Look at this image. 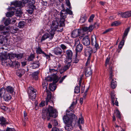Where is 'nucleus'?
I'll return each mask as SVG.
<instances>
[{
	"label": "nucleus",
	"instance_id": "14",
	"mask_svg": "<svg viewBox=\"0 0 131 131\" xmlns=\"http://www.w3.org/2000/svg\"><path fill=\"white\" fill-rule=\"evenodd\" d=\"M8 60V66L12 67H16L18 68L20 66L19 63L17 61H13L10 60V59H7Z\"/></svg>",
	"mask_w": 131,
	"mask_h": 131
},
{
	"label": "nucleus",
	"instance_id": "49",
	"mask_svg": "<svg viewBox=\"0 0 131 131\" xmlns=\"http://www.w3.org/2000/svg\"><path fill=\"white\" fill-rule=\"evenodd\" d=\"M94 17V15H92L90 17L88 21L89 22H91L93 21V19Z\"/></svg>",
	"mask_w": 131,
	"mask_h": 131
},
{
	"label": "nucleus",
	"instance_id": "55",
	"mask_svg": "<svg viewBox=\"0 0 131 131\" xmlns=\"http://www.w3.org/2000/svg\"><path fill=\"white\" fill-rule=\"evenodd\" d=\"M60 47L63 50L66 49L67 48V46L63 44H61Z\"/></svg>",
	"mask_w": 131,
	"mask_h": 131
},
{
	"label": "nucleus",
	"instance_id": "40",
	"mask_svg": "<svg viewBox=\"0 0 131 131\" xmlns=\"http://www.w3.org/2000/svg\"><path fill=\"white\" fill-rule=\"evenodd\" d=\"M80 89L79 86H76L74 89V92L75 93H78L80 92Z\"/></svg>",
	"mask_w": 131,
	"mask_h": 131
},
{
	"label": "nucleus",
	"instance_id": "23",
	"mask_svg": "<svg viewBox=\"0 0 131 131\" xmlns=\"http://www.w3.org/2000/svg\"><path fill=\"white\" fill-rule=\"evenodd\" d=\"M95 26L94 25H91L89 27H85L83 28V30L84 31L91 32Z\"/></svg>",
	"mask_w": 131,
	"mask_h": 131
},
{
	"label": "nucleus",
	"instance_id": "48",
	"mask_svg": "<svg viewBox=\"0 0 131 131\" xmlns=\"http://www.w3.org/2000/svg\"><path fill=\"white\" fill-rule=\"evenodd\" d=\"M53 125L55 126H56L58 125L57 121L55 119L53 120L52 121Z\"/></svg>",
	"mask_w": 131,
	"mask_h": 131
},
{
	"label": "nucleus",
	"instance_id": "39",
	"mask_svg": "<svg viewBox=\"0 0 131 131\" xmlns=\"http://www.w3.org/2000/svg\"><path fill=\"white\" fill-rule=\"evenodd\" d=\"M70 67V64H68L64 66L62 68V70L63 71H66L69 69Z\"/></svg>",
	"mask_w": 131,
	"mask_h": 131
},
{
	"label": "nucleus",
	"instance_id": "28",
	"mask_svg": "<svg viewBox=\"0 0 131 131\" xmlns=\"http://www.w3.org/2000/svg\"><path fill=\"white\" fill-rule=\"evenodd\" d=\"M117 86V83L116 81L113 79L112 80L111 82V86L113 89L115 88Z\"/></svg>",
	"mask_w": 131,
	"mask_h": 131
},
{
	"label": "nucleus",
	"instance_id": "63",
	"mask_svg": "<svg viewBox=\"0 0 131 131\" xmlns=\"http://www.w3.org/2000/svg\"><path fill=\"white\" fill-rule=\"evenodd\" d=\"M111 29H106L103 33V34H105L106 33H107V32L110 31V30H111Z\"/></svg>",
	"mask_w": 131,
	"mask_h": 131
},
{
	"label": "nucleus",
	"instance_id": "7",
	"mask_svg": "<svg viewBox=\"0 0 131 131\" xmlns=\"http://www.w3.org/2000/svg\"><path fill=\"white\" fill-rule=\"evenodd\" d=\"M59 23H60V19L59 18H56L55 20L52 21L51 25L50 28L51 29V30L50 31H53L54 33H55V31L58 27Z\"/></svg>",
	"mask_w": 131,
	"mask_h": 131
},
{
	"label": "nucleus",
	"instance_id": "45",
	"mask_svg": "<svg viewBox=\"0 0 131 131\" xmlns=\"http://www.w3.org/2000/svg\"><path fill=\"white\" fill-rule=\"evenodd\" d=\"M34 93H31V96L30 95H29V99H31V100H32L33 101H34L36 97V96L34 98H33V96H34Z\"/></svg>",
	"mask_w": 131,
	"mask_h": 131
},
{
	"label": "nucleus",
	"instance_id": "2",
	"mask_svg": "<svg viewBox=\"0 0 131 131\" xmlns=\"http://www.w3.org/2000/svg\"><path fill=\"white\" fill-rule=\"evenodd\" d=\"M91 43L92 46H94V49H92L90 46L87 47L85 49V52L86 53L88 52L89 54H91L93 52H95L97 50L100 48L97 42L95 36L92 35L91 38Z\"/></svg>",
	"mask_w": 131,
	"mask_h": 131
},
{
	"label": "nucleus",
	"instance_id": "57",
	"mask_svg": "<svg viewBox=\"0 0 131 131\" xmlns=\"http://www.w3.org/2000/svg\"><path fill=\"white\" fill-rule=\"evenodd\" d=\"M79 124H83L84 123V122L83 121V119L82 118H79Z\"/></svg>",
	"mask_w": 131,
	"mask_h": 131
},
{
	"label": "nucleus",
	"instance_id": "41",
	"mask_svg": "<svg viewBox=\"0 0 131 131\" xmlns=\"http://www.w3.org/2000/svg\"><path fill=\"white\" fill-rule=\"evenodd\" d=\"M23 55L22 53L16 54L15 57L18 59H20L22 58Z\"/></svg>",
	"mask_w": 131,
	"mask_h": 131
},
{
	"label": "nucleus",
	"instance_id": "15",
	"mask_svg": "<svg viewBox=\"0 0 131 131\" xmlns=\"http://www.w3.org/2000/svg\"><path fill=\"white\" fill-rule=\"evenodd\" d=\"M4 55L5 56H6V57H5V58H4V60H7V61H6V62L7 64V66H8V60H7V59H9L12 60H13L15 57L16 53H8L7 54Z\"/></svg>",
	"mask_w": 131,
	"mask_h": 131
},
{
	"label": "nucleus",
	"instance_id": "46",
	"mask_svg": "<svg viewBox=\"0 0 131 131\" xmlns=\"http://www.w3.org/2000/svg\"><path fill=\"white\" fill-rule=\"evenodd\" d=\"M49 70V71L51 73L54 72V73H53L54 74H56L57 72V69H50Z\"/></svg>",
	"mask_w": 131,
	"mask_h": 131
},
{
	"label": "nucleus",
	"instance_id": "64",
	"mask_svg": "<svg viewBox=\"0 0 131 131\" xmlns=\"http://www.w3.org/2000/svg\"><path fill=\"white\" fill-rule=\"evenodd\" d=\"M90 61H87L85 64V65L86 67H88L89 66H90Z\"/></svg>",
	"mask_w": 131,
	"mask_h": 131
},
{
	"label": "nucleus",
	"instance_id": "11",
	"mask_svg": "<svg viewBox=\"0 0 131 131\" xmlns=\"http://www.w3.org/2000/svg\"><path fill=\"white\" fill-rule=\"evenodd\" d=\"M66 59L65 62L66 63H70L72 61L71 59L73 55V52L71 50H66Z\"/></svg>",
	"mask_w": 131,
	"mask_h": 131
},
{
	"label": "nucleus",
	"instance_id": "5",
	"mask_svg": "<svg viewBox=\"0 0 131 131\" xmlns=\"http://www.w3.org/2000/svg\"><path fill=\"white\" fill-rule=\"evenodd\" d=\"M46 80L48 81H53V82L49 84V88L50 90L52 91H54L56 88V84L58 81V77L57 76L55 75L53 78L50 77L47 78Z\"/></svg>",
	"mask_w": 131,
	"mask_h": 131
},
{
	"label": "nucleus",
	"instance_id": "53",
	"mask_svg": "<svg viewBox=\"0 0 131 131\" xmlns=\"http://www.w3.org/2000/svg\"><path fill=\"white\" fill-rule=\"evenodd\" d=\"M66 3L68 8L71 9L70 3L69 0H66Z\"/></svg>",
	"mask_w": 131,
	"mask_h": 131
},
{
	"label": "nucleus",
	"instance_id": "42",
	"mask_svg": "<svg viewBox=\"0 0 131 131\" xmlns=\"http://www.w3.org/2000/svg\"><path fill=\"white\" fill-rule=\"evenodd\" d=\"M11 20L9 18H7L6 19L4 22V24L6 26H8L10 23Z\"/></svg>",
	"mask_w": 131,
	"mask_h": 131
},
{
	"label": "nucleus",
	"instance_id": "36",
	"mask_svg": "<svg viewBox=\"0 0 131 131\" xmlns=\"http://www.w3.org/2000/svg\"><path fill=\"white\" fill-rule=\"evenodd\" d=\"M129 28H128L125 30L124 33L123 35L122 38V39H124V38L127 36V35L128 32L129 31Z\"/></svg>",
	"mask_w": 131,
	"mask_h": 131
},
{
	"label": "nucleus",
	"instance_id": "27",
	"mask_svg": "<svg viewBox=\"0 0 131 131\" xmlns=\"http://www.w3.org/2000/svg\"><path fill=\"white\" fill-rule=\"evenodd\" d=\"M0 124L2 126H4L7 124L5 118L2 116L0 117Z\"/></svg>",
	"mask_w": 131,
	"mask_h": 131
},
{
	"label": "nucleus",
	"instance_id": "20",
	"mask_svg": "<svg viewBox=\"0 0 131 131\" xmlns=\"http://www.w3.org/2000/svg\"><path fill=\"white\" fill-rule=\"evenodd\" d=\"M50 101L52 103H53L51 94L50 92H49L48 93L47 97L46 98V105H48V102Z\"/></svg>",
	"mask_w": 131,
	"mask_h": 131
},
{
	"label": "nucleus",
	"instance_id": "16",
	"mask_svg": "<svg viewBox=\"0 0 131 131\" xmlns=\"http://www.w3.org/2000/svg\"><path fill=\"white\" fill-rule=\"evenodd\" d=\"M53 52L56 56L59 57H61V54L62 53V51L61 48L57 47L55 48L53 51Z\"/></svg>",
	"mask_w": 131,
	"mask_h": 131
},
{
	"label": "nucleus",
	"instance_id": "6",
	"mask_svg": "<svg viewBox=\"0 0 131 131\" xmlns=\"http://www.w3.org/2000/svg\"><path fill=\"white\" fill-rule=\"evenodd\" d=\"M0 97H3L4 100L6 102L10 101L12 98L11 96L6 92L5 89L3 88L0 89Z\"/></svg>",
	"mask_w": 131,
	"mask_h": 131
},
{
	"label": "nucleus",
	"instance_id": "33",
	"mask_svg": "<svg viewBox=\"0 0 131 131\" xmlns=\"http://www.w3.org/2000/svg\"><path fill=\"white\" fill-rule=\"evenodd\" d=\"M24 73L25 71L21 69L19 72L17 73V74L18 76L20 77L24 74Z\"/></svg>",
	"mask_w": 131,
	"mask_h": 131
},
{
	"label": "nucleus",
	"instance_id": "8",
	"mask_svg": "<svg viewBox=\"0 0 131 131\" xmlns=\"http://www.w3.org/2000/svg\"><path fill=\"white\" fill-rule=\"evenodd\" d=\"M67 15V13L64 9H62L60 12V26H64V21L65 19L66 18Z\"/></svg>",
	"mask_w": 131,
	"mask_h": 131
},
{
	"label": "nucleus",
	"instance_id": "1",
	"mask_svg": "<svg viewBox=\"0 0 131 131\" xmlns=\"http://www.w3.org/2000/svg\"><path fill=\"white\" fill-rule=\"evenodd\" d=\"M77 119V117L73 113V111L70 109L67 111L66 115L64 116L63 118L64 123L68 125H71L73 121H75Z\"/></svg>",
	"mask_w": 131,
	"mask_h": 131
},
{
	"label": "nucleus",
	"instance_id": "30",
	"mask_svg": "<svg viewBox=\"0 0 131 131\" xmlns=\"http://www.w3.org/2000/svg\"><path fill=\"white\" fill-rule=\"evenodd\" d=\"M39 73L38 71L35 72L32 74V76L36 80H37L38 79V75Z\"/></svg>",
	"mask_w": 131,
	"mask_h": 131
},
{
	"label": "nucleus",
	"instance_id": "56",
	"mask_svg": "<svg viewBox=\"0 0 131 131\" xmlns=\"http://www.w3.org/2000/svg\"><path fill=\"white\" fill-rule=\"evenodd\" d=\"M67 76L66 75H64L63 76L60 80L59 81V83H62L64 80L67 77Z\"/></svg>",
	"mask_w": 131,
	"mask_h": 131
},
{
	"label": "nucleus",
	"instance_id": "3",
	"mask_svg": "<svg viewBox=\"0 0 131 131\" xmlns=\"http://www.w3.org/2000/svg\"><path fill=\"white\" fill-rule=\"evenodd\" d=\"M8 31L9 29L3 25H0V45L3 43L6 37L4 35L8 34Z\"/></svg>",
	"mask_w": 131,
	"mask_h": 131
},
{
	"label": "nucleus",
	"instance_id": "22",
	"mask_svg": "<svg viewBox=\"0 0 131 131\" xmlns=\"http://www.w3.org/2000/svg\"><path fill=\"white\" fill-rule=\"evenodd\" d=\"M5 57H6V56L4 55V54H2L0 56V61H1L2 62V65L6 66L7 64L6 63V60H4V58H5Z\"/></svg>",
	"mask_w": 131,
	"mask_h": 131
},
{
	"label": "nucleus",
	"instance_id": "43",
	"mask_svg": "<svg viewBox=\"0 0 131 131\" xmlns=\"http://www.w3.org/2000/svg\"><path fill=\"white\" fill-rule=\"evenodd\" d=\"M75 57H74L73 59V62L75 63H77L79 61V60L77 57V55H75Z\"/></svg>",
	"mask_w": 131,
	"mask_h": 131
},
{
	"label": "nucleus",
	"instance_id": "54",
	"mask_svg": "<svg viewBox=\"0 0 131 131\" xmlns=\"http://www.w3.org/2000/svg\"><path fill=\"white\" fill-rule=\"evenodd\" d=\"M71 125H68L66 124V126L65 127V129L68 131H70V130L71 129V128L69 126H71Z\"/></svg>",
	"mask_w": 131,
	"mask_h": 131
},
{
	"label": "nucleus",
	"instance_id": "59",
	"mask_svg": "<svg viewBox=\"0 0 131 131\" xmlns=\"http://www.w3.org/2000/svg\"><path fill=\"white\" fill-rule=\"evenodd\" d=\"M52 131H59V129L58 128L54 127L52 129Z\"/></svg>",
	"mask_w": 131,
	"mask_h": 131
},
{
	"label": "nucleus",
	"instance_id": "29",
	"mask_svg": "<svg viewBox=\"0 0 131 131\" xmlns=\"http://www.w3.org/2000/svg\"><path fill=\"white\" fill-rule=\"evenodd\" d=\"M7 91L10 93H12L14 92V89L13 88L10 86H7L6 88Z\"/></svg>",
	"mask_w": 131,
	"mask_h": 131
},
{
	"label": "nucleus",
	"instance_id": "60",
	"mask_svg": "<svg viewBox=\"0 0 131 131\" xmlns=\"http://www.w3.org/2000/svg\"><path fill=\"white\" fill-rule=\"evenodd\" d=\"M6 131H15V129L14 128H8Z\"/></svg>",
	"mask_w": 131,
	"mask_h": 131
},
{
	"label": "nucleus",
	"instance_id": "18",
	"mask_svg": "<svg viewBox=\"0 0 131 131\" xmlns=\"http://www.w3.org/2000/svg\"><path fill=\"white\" fill-rule=\"evenodd\" d=\"M85 75L87 77H89L91 76L92 74V70L90 66L86 67L85 70Z\"/></svg>",
	"mask_w": 131,
	"mask_h": 131
},
{
	"label": "nucleus",
	"instance_id": "34",
	"mask_svg": "<svg viewBox=\"0 0 131 131\" xmlns=\"http://www.w3.org/2000/svg\"><path fill=\"white\" fill-rule=\"evenodd\" d=\"M126 12L124 13H122L121 12H119L118 13V15H120L122 18H127L126 15Z\"/></svg>",
	"mask_w": 131,
	"mask_h": 131
},
{
	"label": "nucleus",
	"instance_id": "61",
	"mask_svg": "<svg viewBox=\"0 0 131 131\" xmlns=\"http://www.w3.org/2000/svg\"><path fill=\"white\" fill-rule=\"evenodd\" d=\"M45 102L44 101H42L41 103H40L39 104V106L40 107H43L45 105Z\"/></svg>",
	"mask_w": 131,
	"mask_h": 131
},
{
	"label": "nucleus",
	"instance_id": "35",
	"mask_svg": "<svg viewBox=\"0 0 131 131\" xmlns=\"http://www.w3.org/2000/svg\"><path fill=\"white\" fill-rule=\"evenodd\" d=\"M14 14V12L10 11L8 12L6 15L7 17H11Z\"/></svg>",
	"mask_w": 131,
	"mask_h": 131
},
{
	"label": "nucleus",
	"instance_id": "37",
	"mask_svg": "<svg viewBox=\"0 0 131 131\" xmlns=\"http://www.w3.org/2000/svg\"><path fill=\"white\" fill-rule=\"evenodd\" d=\"M114 113H116L117 117L119 119H120L121 115L119 110H116Z\"/></svg>",
	"mask_w": 131,
	"mask_h": 131
},
{
	"label": "nucleus",
	"instance_id": "9",
	"mask_svg": "<svg viewBox=\"0 0 131 131\" xmlns=\"http://www.w3.org/2000/svg\"><path fill=\"white\" fill-rule=\"evenodd\" d=\"M74 45L76 46L75 49V54L77 56L78 55V52H80L81 51L83 48V46L80 43V41L78 38H77L75 40Z\"/></svg>",
	"mask_w": 131,
	"mask_h": 131
},
{
	"label": "nucleus",
	"instance_id": "32",
	"mask_svg": "<svg viewBox=\"0 0 131 131\" xmlns=\"http://www.w3.org/2000/svg\"><path fill=\"white\" fill-rule=\"evenodd\" d=\"M25 22L23 21H20L18 24V27L20 28H22L24 27Z\"/></svg>",
	"mask_w": 131,
	"mask_h": 131
},
{
	"label": "nucleus",
	"instance_id": "21",
	"mask_svg": "<svg viewBox=\"0 0 131 131\" xmlns=\"http://www.w3.org/2000/svg\"><path fill=\"white\" fill-rule=\"evenodd\" d=\"M81 31L80 30H75L73 31L71 34L72 37L74 38L77 37L79 35Z\"/></svg>",
	"mask_w": 131,
	"mask_h": 131
},
{
	"label": "nucleus",
	"instance_id": "13",
	"mask_svg": "<svg viewBox=\"0 0 131 131\" xmlns=\"http://www.w3.org/2000/svg\"><path fill=\"white\" fill-rule=\"evenodd\" d=\"M41 116L43 120H45L47 119V121H49L50 119V117L51 116L48 113V111L46 110H42L41 114Z\"/></svg>",
	"mask_w": 131,
	"mask_h": 131
},
{
	"label": "nucleus",
	"instance_id": "58",
	"mask_svg": "<svg viewBox=\"0 0 131 131\" xmlns=\"http://www.w3.org/2000/svg\"><path fill=\"white\" fill-rule=\"evenodd\" d=\"M47 82L45 81L44 82H43L42 83V86L43 88L45 87V88H47Z\"/></svg>",
	"mask_w": 131,
	"mask_h": 131
},
{
	"label": "nucleus",
	"instance_id": "10",
	"mask_svg": "<svg viewBox=\"0 0 131 131\" xmlns=\"http://www.w3.org/2000/svg\"><path fill=\"white\" fill-rule=\"evenodd\" d=\"M46 110L48 111L49 115L55 118L57 116V111L52 106L49 105L48 108Z\"/></svg>",
	"mask_w": 131,
	"mask_h": 131
},
{
	"label": "nucleus",
	"instance_id": "44",
	"mask_svg": "<svg viewBox=\"0 0 131 131\" xmlns=\"http://www.w3.org/2000/svg\"><path fill=\"white\" fill-rule=\"evenodd\" d=\"M35 57V56L34 54H31L28 57V60L30 61H32L34 58Z\"/></svg>",
	"mask_w": 131,
	"mask_h": 131
},
{
	"label": "nucleus",
	"instance_id": "26",
	"mask_svg": "<svg viewBox=\"0 0 131 131\" xmlns=\"http://www.w3.org/2000/svg\"><path fill=\"white\" fill-rule=\"evenodd\" d=\"M36 52L37 54H46V53L42 50L41 48L40 47H38L36 49Z\"/></svg>",
	"mask_w": 131,
	"mask_h": 131
},
{
	"label": "nucleus",
	"instance_id": "51",
	"mask_svg": "<svg viewBox=\"0 0 131 131\" xmlns=\"http://www.w3.org/2000/svg\"><path fill=\"white\" fill-rule=\"evenodd\" d=\"M119 24V23L117 21H116L113 22L112 23L111 26H117Z\"/></svg>",
	"mask_w": 131,
	"mask_h": 131
},
{
	"label": "nucleus",
	"instance_id": "50",
	"mask_svg": "<svg viewBox=\"0 0 131 131\" xmlns=\"http://www.w3.org/2000/svg\"><path fill=\"white\" fill-rule=\"evenodd\" d=\"M16 14L17 16H20L22 14V12L20 10L19 11L17 10L16 12Z\"/></svg>",
	"mask_w": 131,
	"mask_h": 131
},
{
	"label": "nucleus",
	"instance_id": "17",
	"mask_svg": "<svg viewBox=\"0 0 131 131\" xmlns=\"http://www.w3.org/2000/svg\"><path fill=\"white\" fill-rule=\"evenodd\" d=\"M82 43L84 45L86 46H88L90 45V40L88 36H86L83 38Z\"/></svg>",
	"mask_w": 131,
	"mask_h": 131
},
{
	"label": "nucleus",
	"instance_id": "62",
	"mask_svg": "<svg viewBox=\"0 0 131 131\" xmlns=\"http://www.w3.org/2000/svg\"><path fill=\"white\" fill-rule=\"evenodd\" d=\"M76 104V102H73L71 104V106L69 107L70 108H71L70 109L71 110V109H72V107H73L74 105H75Z\"/></svg>",
	"mask_w": 131,
	"mask_h": 131
},
{
	"label": "nucleus",
	"instance_id": "4",
	"mask_svg": "<svg viewBox=\"0 0 131 131\" xmlns=\"http://www.w3.org/2000/svg\"><path fill=\"white\" fill-rule=\"evenodd\" d=\"M24 4H28V7L29 8L27 11L30 14H32L34 10L36 9L35 6L34 5L35 2V0H22Z\"/></svg>",
	"mask_w": 131,
	"mask_h": 131
},
{
	"label": "nucleus",
	"instance_id": "19",
	"mask_svg": "<svg viewBox=\"0 0 131 131\" xmlns=\"http://www.w3.org/2000/svg\"><path fill=\"white\" fill-rule=\"evenodd\" d=\"M36 91V90L31 86L29 87L28 89V92L29 95H30L31 96V93H34V95L33 96V98H34L35 97Z\"/></svg>",
	"mask_w": 131,
	"mask_h": 131
},
{
	"label": "nucleus",
	"instance_id": "31",
	"mask_svg": "<svg viewBox=\"0 0 131 131\" xmlns=\"http://www.w3.org/2000/svg\"><path fill=\"white\" fill-rule=\"evenodd\" d=\"M110 79H112V77L113 76V67L111 66H110Z\"/></svg>",
	"mask_w": 131,
	"mask_h": 131
},
{
	"label": "nucleus",
	"instance_id": "25",
	"mask_svg": "<svg viewBox=\"0 0 131 131\" xmlns=\"http://www.w3.org/2000/svg\"><path fill=\"white\" fill-rule=\"evenodd\" d=\"M22 2L20 1H15L12 2L11 4L15 7H20L22 6Z\"/></svg>",
	"mask_w": 131,
	"mask_h": 131
},
{
	"label": "nucleus",
	"instance_id": "12",
	"mask_svg": "<svg viewBox=\"0 0 131 131\" xmlns=\"http://www.w3.org/2000/svg\"><path fill=\"white\" fill-rule=\"evenodd\" d=\"M54 34L55 33H54L53 32H51L50 31L49 33H46L42 36L40 40V41L42 42V41L45 40L48 38L50 39H52L54 37Z\"/></svg>",
	"mask_w": 131,
	"mask_h": 131
},
{
	"label": "nucleus",
	"instance_id": "24",
	"mask_svg": "<svg viewBox=\"0 0 131 131\" xmlns=\"http://www.w3.org/2000/svg\"><path fill=\"white\" fill-rule=\"evenodd\" d=\"M40 63L39 61H37L34 62L32 63L31 67L33 69H35L38 68L40 66Z\"/></svg>",
	"mask_w": 131,
	"mask_h": 131
},
{
	"label": "nucleus",
	"instance_id": "38",
	"mask_svg": "<svg viewBox=\"0 0 131 131\" xmlns=\"http://www.w3.org/2000/svg\"><path fill=\"white\" fill-rule=\"evenodd\" d=\"M86 19V17H81L80 19L79 22L81 23H82L84 22Z\"/></svg>",
	"mask_w": 131,
	"mask_h": 131
},
{
	"label": "nucleus",
	"instance_id": "52",
	"mask_svg": "<svg viewBox=\"0 0 131 131\" xmlns=\"http://www.w3.org/2000/svg\"><path fill=\"white\" fill-rule=\"evenodd\" d=\"M127 18L131 16V11L126 12Z\"/></svg>",
	"mask_w": 131,
	"mask_h": 131
},
{
	"label": "nucleus",
	"instance_id": "47",
	"mask_svg": "<svg viewBox=\"0 0 131 131\" xmlns=\"http://www.w3.org/2000/svg\"><path fill=\"white\" fill-rule=\"evenodd\" d=\"M70 9L69 8H67L65 10L67 11V14H68L69 15H72L73 14L72 12V11L70 10Z\"/></svg>",
	"mask_w": 131,
	"mask_h": 131
}]
</instances>
